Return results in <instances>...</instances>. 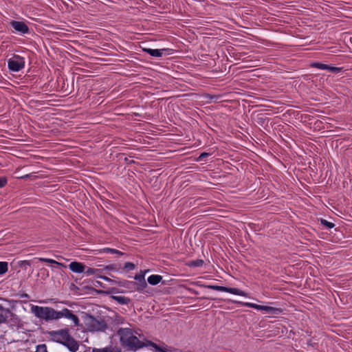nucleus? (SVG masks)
I'll list each match as a JSON object with an SVG mask.
<instances>
[{
    "instance_id": "nucleus-1",
    "label": "nucleus",
    "mask_w": 352,
    "mask_h": 352,
    "mask_svg": "<svg viewBox=\"0 0 352 352\" xmlns=\"http://www.w3.org/2000/svg\"><path fill=\"white\" fill-rule=\"evenodd\" d=\"M50 340L54 342L59 343L65 347L70 352H76L79 348V343L70 334L68 328H64L56 331H47Z\"/></svg>"
},
{
    "instance_id": "nucleus-2",
    "label": "nucleus",
    "mask_w": 352,
    "mask_h": 352,
    "mask_svg": "<svg viewBox=\"0 0 352 352\" xmlns=\"http://www.w3.org/2000/svg\"><path fill=\"white\" fill-rule=\"evenodd\" d=\"M117 335L120 336L121 346L126 348L128 351H135L146 345V341L140 340L138 337L133 335L132 330L129 328L119 329Z\"/></svg>"
},
{
    "instance_id": "nucleus-3",
    "label": "nucleus",
    "mask_w": 352,
    "mask_h": 352,
    "mask_svg": "<svg viewBox=\"0 0 352 352\" xmlns=\"http://www.w3.org/2000/svg\"><path fill=\"white\" fill-rule=\"evenodd\" d=\"M84 320L85 325L90 331H103L107 328V324L104 320H98L91 314H86Z\"/></svg>"
},
{
    "instance_id": "nucleus-4",
    "label": "nucleus",
    "mask_w": 352,
    "mask_h": 352,
    "mask_svg": "<svg viewBox=\"0 0 352 352\" xmlns=\"http://www.w3.org/2000/svg\"><path fill=\"white\" fill-rule=\"evenodd\" d=\"M31 311L36 318L44 320L45 321L55 320L54 309L52 307L32 305Z\"/></svg>"
},
{
    "instance_id": "nucleus-5",
    "label": "nucleus",
    "mask_w": 352,
    "mask_h": 352,
    "mask_svg": "<svg viewBox=\"0 0 352 352\" xmlns=\"http://www.w3.org/2000/svg\"><path fill=\"white\" fill-rule=\"evenodd\" d=\"M25 67V58L19 55L13 54L8 60V67L10 71L17 72Z\"/></svg>"
},
{
    "instance_id": "nucleus-6",
    "label": "nucleus",
    "mask_w": 352,
    "mask_h": 352,
    "mask_svg": "<svg viewBox=\"0 0 352 352\" xmlns=\"http://www.w3.org/2000/svg\"><path fill=\"white\" fill-rule=\"evenodd\" d=\"M65 317L67 319H70L74 322V327L80 326V322L78 317L73 313V311L67 308H63L60 311H56L54 309V318L55 320L60 319Z\"/></svg>"
},
{
    "instance_id": "nucleus-7",
    "label": "nucleus",
    "mask_w": 352,
    "mask_h": 352,
    "mask_svg": "<svg viewBox=\"0 0 352 352\" xmlns=\"http://www.w3.org/2000/svg\"><path fill=\"white\" fill-rule=\"evenodd\" d=\"M201 286L218 292H228L232 294L245 297L248 296V294L244 291L235 287H228L215 285H201Z\"/></svg>"
},
{
    "instance_id": "nucleus-8",
    "label": "nucleus",
    "mask_w": 352,
    "mask_h": 352,
    "mask_svg": "<svg viewBox=\"0 0 352 352\" xmlns=\"http://www.w3.org/2000/svg\"><path fill=\"white\" fill-rule=\"evenodd\" d=\"M10 25L12 27L14 30L21 34H30V28L23 21L12 20L10 21Z\"/></svg>"
},
{
    "instance_id": "nucleus-9",
    "label": "nucleus",
    "mask_w": 352,
    "mask_h": 352,
    "mask_svg": "<svg viewBox=\"0 0 352 352\" xmlns=\"http://www.w3.org/2000/svg\"><path fill=\"white\" fill-rule=\"evenodd\" d=\"M147 272V270H141L140 274L135 275L134 279L137 280L135 282L137 284L136 291L140 292H142L147 287V283L145 280V274Z\"/></svg>"
},
{
    "instance_id": "nucleus-10",
    "label": "nucleus",
    "mask_w": 352,
    "mask_h": 352,
    "mask_svg": "<svg viewBox=\"0 0 352 352\" xmlns=\"http://www.w3.org/2000/svg\"><path fill=\"white\" fill-rule=\"evenodd\" d=\"M68 267L72 272L78 274L83 273L86 270V265L78 261H72Z\"/></svg>"
},
{
    "instance_id": "nucleus-11",
    "label": "nucleus",
    "mask_w": 352,
    "mask_h": 352,
    "mask_svg": "<svg viewBox=\"0 0 352 352\" xmlns=\"http://www.w3.org/2000/svg\"><path fill=\"white\" fill-rule=\"evenodd\" d=\"M14 314L8 308H5L0 305V324L8 322V318Z\"/></svg>"
},
{
    "instance_id": "nucleus-12",
    "label": "nucleus",
    "mask_w": 352,
    "mask_h": 352,
    "mask_svg": "<svg viewBox=\"0 0 352 352\" xmlns=\"http://www.w3.org/2000/svg\"><path fill=\"white\" fill-rule=\"evenodd\" d=\"M142 50L151 56L154 57H161L164 54V52H167L168 49H160V50H153L150 48H143Z\"/></svg>"
},
{
    "instance_id": "nucleus-13",
    "label": "nucleus",
    "mask_w": 352,
    "mask_h": 352,
    "mask_svg": "<svg viewBox=\"0 0 352 352\" xmlns=\"http://www.w3.org/2000/svg\"><path fill=\"white\" fill-rule=\"evenodd\" d=\"M258 310L259 311H265L266 312L271 314H278L282 313L283 310L281 308H276L273 307H270L267 305H258Z\"/></svg>"
},
{
    "instance_id": "nucleus-14",
    "label": "nucleus",
    "mask_w": 352,
    "mask_h": 352,
    "mask_svg": "<svg viewBox=\"0 0 352 352\" xmlns=\"http://www.w3.org/2000/svg\"><path fill=\"white\" fill-rule=\"evenodd\" d=\"M116 285L120 287H123L126 289L136 290L137 284L134 281H129L126 280H119Z\"/></svg>"
},
{
    "instance_id": "nucleus-15",
    "label": "nucleus",
    "mask_w": 352,
    "mask_h": 352,
    "mask_svg": "<svg viewBox=\"0 0 352 352\" xmlns=\"http://www.w3.org/2000/svg\"><path fill=\"white\" fill-rule=\"evenodd\" d=\"M110 298L120 305H128L131 301V298H129L128 297H125V296H122L112 295V296H111Z\"/></svg>"
},
{
    "instance_id": "nucleus-16",
    "label": "nucleus",
    "mask_w": 352,
    "mask_h": 352,
    "mask_svg": "<svg viewBox=\"0 0 352 352\" xmlns=\"http://www.w3.org/2000/svg\"><path fill=\"white\" fill-rule=\"evenodd\" d=\"M162 280V276L160 275H151L148 278V283L151 285H156L160 283Z\"/></svg>"
},
{
    "instance_id": "nucleus-17",
    "label": "nucleus",
    "mask_w": 352,
    "mask_h": 352,
    "mask_svg": "<svg viewBox=\"0 0 352 352\" xmlns=\"http://www.w3.org/2000/svg\"><path fill=\"white\" fill-rule=\"evenodd\" d=\"M146 345L145 346H152L155 352H167L166 350L156 343L151 341V340H146Z\"/></svg>"
},
{
    "instance_id": "nucleus-18",
    "label": "nucleus",
    "mask_w": 352,
    "mask_h": 352,
    "mask_svg": "<svg viewBox=\"0 0 352 352\" xmlns=\"http://www.w3.org/2000/svg\"><path fill=\"white\" fill-rule=\"evenodd\" d=\"M92 352H121V349L119 348H111V347H105V348H102V349L94 348L92 349Z\"/></svg>"
},
{
    "instance_id": "nucleus-19",
    "label": "nucleus",
    "mask_w": 352,
    "mask_h": 352,
    "mask_svg": "<svg viewBox=\"0 0 352 352\" xmlns=\"http://www.w3.org/2000/svg\"><path fill=\"white\" fill-rule=\"evenodd\" d=\"M204 263V262L202 259H197L188 261L186 263V265L190 267H197L202 266Z\"/></svg>"
},
{
    "instance_id": "nucleus-20",
    "label": "nucleus",
    "mask_w": 352,
    "mask_h": 352,
    "mask_svg": "<svg viewBox=\"0 0 352 352\" xmlns=\"http://www.w3.org/2000/svg\"><path fill=\"white\" fill-rule=\"evenodd\" d=\"M230 301L234 304H239V305H243L245 307L254 308V309L258 310V305H257V304H254V303H252V302H241V301L231 300H230Z\"/></svg>"
},
{
    "instance_id": "nucleus-21",
    "label": "nucleus",
    "mask_w": 352,
    "mask_h": 352,
    "mask_svg": "<svg viewBox=\"0 0 352 352\" xmlns=\"http://www.w3.org/2000/svg\"><path fill=\"white\" fill-rule=\"evenodd\" d=\"M256 122L259 125L263 126L265 123H268L269 118L265 114H259Z\"/></svg>"
},
{
    "instance_id": "nucleus-22",
    "label": "nucleus",
    "mask_w": 352,
    "mask_h": 352,
    "mask_svg": "<svg viewBox=\"0 0 352 352\" xmlns=\"http://www.w3.org/2000/svg\"><path fill=\"white\" fill-rule=\"evenodd\" d=\"M121 268H122V267H121L120 264L113 263V264L104 266L103 270L119 271Z\"/></svg>"
},
{
    "instance_id": "nucleus-23",
    "label": "nucleus",
    "mask_w": 352,
    "mask_h": 352,
    "mask_svg": "<svg viewBox=\"0 0 352 352\" xmlns=\"http://www.w3.org/2000/svg\"><path fill=\"white\" fill-rule=\"evenodd\" d=\"M326 67L327 68L325 69V70H328L329 72L333 73V74H338V73L341 72L343 69L342 67H334V66L329 65H327Z\"/></svg>"
},
{
    "instance_id": "nucleus-24",
    "label": "nucleus",
    "mask_w": 352,
    "mask_h": 352,
    "mask_svg": "<svg viewBox=\"0 0 352 352\" xmlns=\"http://www.w3.org/2000/svg\"><path fill=\"white\" fill-rule=\"evenodd\" d=\"M8 270V263L6 261H0V276L5 274Z\"/></svg>"
},
{
    "instance_id": "nucleus-25",
    "label": "nucleus",
    "mask_w": 352,
    "mask_h": 352,
    "mask_svg": "<svg viewBox=\"0 0 352 352\" xmlns=\"http://www.w3.org/2000/svg\"><path fill=\"white\" fill-rule=\"evenodd\" d=\"M100 272H101L100 269H95V268H91V267H89L86 266V270H85V272L83 273H85L87 276H89V275H92V274L97 275V274H98V273Z\"/></svg>"
},
{
    "instance_id": "nucleus-26",
    "label": "nucleus",
    "mask_w": 352,
    "mask_h": 352,
    "mask_svg": "<svg viewBox=\"0 0 352 352\" xmlns=\"http://www.w3.org/2000/svg\"><path fill=\"white\" fill-rule=\"evenodd\" d=\"M102 252H105V253L116 254H118V256H122V255L125 254L124 252H122L121 251H120L118 250L109 248H104L102 250Z\"/></svg>"
},
{
    "instance_id": "nucleus-27",
    "label": "nucleus",
    "mask_w": 352,
    "mask_h": 352,
    "mask_svg": "<svg viewBox=\"0 0 352 352\" xmlns=\"http://www.w3.org/2000/svg\"><path fill=\"white\" fill-rule=\"evenodd\" d=\"M38 260L41 262H43V263H49V264H51L53 266H56L57 265V263L58 261L54 260V259H52V258H38Z\"/></svg>"
},
{
    "instance_id": "nucleus-28",
    "label": "nucleus",
    "mask_w": 352,
    "mask_h": 352,
    "mask_svg": "<svg viewBox=\"0 0 352 352\" xmlns=\"http://www.w3.org/2000/svg\"><path fill=\"white\" fill-rule=\"evenodd\" d=\"M310 67L325 70L327 65L320 62H313L310 64Z\"/></svg>"
},
{
    "instance_id": "nucleus-29",
    "label": "nucleus",
    "mask_w": 352,
    "mask_h": 352,
    "mask_svg": "<svg viewBox=\"0 0 352 352\" xmlns=\"http://www.w3.org/2000/svg\"><path fill=\"white\" fill-rule=\"evenodd\" d=\"M31 265V262L30 261L24 260V261H20L18 263V266L23 269L24 270H26L28 267H30Z\"/></svg>"
},
{
    "instance_id": "nucleus-30",
    "label": "nucleus",
    "mask_w": 352,
    "mask_h": 352,
    "mask_svg": "<svg viewBox=\"0 0 352 352\" xmlns=\"http://www.w3.org/2000/svg\"><path fill=\"white\" fill-rule=\"evenodd\" d=\"M320 221L322 226H324V227H326L329 229H331L335 226V224L333 223L329 222L327 220L322 219V218L320 219Z\"/></svg>"
},
{
    "instance_id": "nucleus-31",
    "label": "nucleus",
    "mask_w": 352,
    "mask_h": 352,
    "mask_svg": "<svg viewBox=\"0 0 352 352\" xmlns=\"http://www.w3.org/2000/svg\"><path fill=\"white\" fill-rule=\"evenodd\" d=\"M135 268V265L133 263L131 262H126L124 263L123 267L121 269L126 270V271H130L133 270Z\"/></svg>"
},
{
    "instance_id": "nucleus-32",
    "label": "nucleus",
    "mask_w": 352,
    "mask_h": 352,
    "mask_svg": "<svg viewBox=\"0 0 352 352\" xmlns=\"http://www.w3.org/2000/svg\"><path fill=\"white\" fill-rule=\"evenodd\" d=\"M97 278H99L100 279H102L104 280H106L107 282H109V283H111L113 284H116V283H118V281L117 280H115L113 279H111L106 276H102V275H100V274H97L96 275Z\"/></svg>"
},
{
    "instance_id": "nucleus-33",
    "label": "nucleus",
    "mask_w": 352,
    "mask_h": 352,
    "mask_svg": "<svg viewBox=\"0 0 352 352\" xmlns=\"http://www.w3.org/2000/svg\"><path fill=\"white\" fill-rule=\"evenodd\" d=\"M8 184V179L6 177H0V188H3Z\"/></svg>"
},
{
    "instance_id": "nucleus-34",
    "label": "nucleus",
    "mask_w": 352,
    "mask_h": 352,
    "mask_svg": "<svg viewBox=\"0 0 352 352\" xmlns=\"http://www.w3.org/2000/svg\"><path fill=\"white\" fill-rule=\"evenodd\" d=\"M41 273L42 274V278L45 279L46 278L49 277V272L46 268H41Z\"/></svg>"
},
{
    "instance_id": "nucleus-35",
    "label": "nucleus",
    "mask_w": 352,
    "mask_h": 352,
    "mask_svg": "<svg viewBox=\"0 0 352 352\" xmlns=\"http://www.w3.org/2000/svg\"><path fill=\"white\" fill-rule=\"evenodd\" d=\"M210 155L209 153L203 152L201 153L199 156L197 158V161H201L206 157H208Z\"/></svg>"
},
{
    "instance_id": "nucleus-36",
    "label": "nucleus",
    "mask_w": 352,
    "mask_h": 352,
    "mask_svg": "<svg viewBox=\"0 0 352 352\" xmlns=\"http://www.w3.org/2000/svg\"><path fill=\"white\" fill-rule=\"evenodd\" d=\"M69 289L72 291L77 292L79 290V287L76 286L74 283H71L69 285Z\"/></svg>"
},
{
    "instance_id": "nucleus-37",
    "label": "nucleus",
    "mask_w": 352,
    "mask_h": 352,
    "mask_svg": "<svg viewBox=\"0 0 352 352\" xmlns=\"http://www.w3.org/2000/svg\"><path fill=\"white\" fill-rule=\"evenodd\" d=\"M119 292H119V290H118V288L113 287V288H111V289H110V291H109L108 293H109V294H112V293H113V294H118V293H119Z\"/></svg>"
},
{
    "instance_id": "nucleus-38",
    "label": "nucleus",
    "mask_w": 352,
    "mask_h": 352,
    "mask_svg": "<svg viewBox=\"0 0 352 352\" xmlns=\"http://www.w3.org/2000/svg\"><path fill=\"white\" fill-rule=\"evenodd\" d=\"M19 296H20V298H27V299L30 298V296L28 294H26V293L21 294H19Z\"/></svg>"
},
{
    "instance_id": "nucleus-39",
    "label": "nucleus",
    "mask_w": 352,
    "mask_h": 352,
    "mask_svg": "<svg viewBox=\"0 0 352 352\" xmlns=\"http://www.w3.org/2000/svg\"><path fill=\"white\" fill-rule=\"evenodd\" d=\"M56 267H60L66 268L67 265L63 263L58 262Z\"/></svg>"
}]
</instances>
